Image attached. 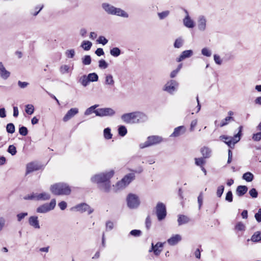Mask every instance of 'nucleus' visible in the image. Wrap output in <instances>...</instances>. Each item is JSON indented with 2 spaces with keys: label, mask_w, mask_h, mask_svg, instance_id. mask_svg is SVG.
<instances>
[{
  "label": "nucleus",
  "mask_w": 261,
  "mask_h": 261,
  "mask_svg": "<svg viewBox=\"0 0 261 261\" xmlns=\"http://www.w3.org/2000/svg\"><path fill=\"white\" fill-rule=\"evenodd\" d=\"M24 199L25 200H34L39 201V193H33L30 195L25 196L24 197Z\"/></svg>",
  "instance_id": "obj_32"
},
{
  "label": "nucleus",
  "mask_w": 261,
  "mask_h": 261,
  "mask_svg": "<svg viewBox=\"0 0 261 261\" xmlns=\"http://www.w3.org/2000/svg\"><path fill=\"white\" fill-rule=\"evenodd\" d=\"M98 67L100 69H105L108 68V64L105 60L101 59L98 62Z\"/></svg>",
  "instance_id": "obj_49"
},
{
  "label": "nucleus",
  "mask_w": 261,
  "mask_h": 261,
  "mask_svg": "<svg viewBox=\"0 0 261 261\" xmlns=\"http://www.w3.org/2000/svg\"><path fill=\"white\" fill-rule=\"evenodd\" d=\"M170 12L168 10H166L160 13H158V15L160 19H163L167 17L169 15Z\"/></svg>",
  "instance_id": "obj_51"
},
{
  "label": "nucleus",
  "mask_w": 261,
  "mask_h": 261,
  "mask_svg": "<svg viewBox=\"0 0 261 261\" xmlns=\"http://www.w3.org/2000/svg\"><path fill=\"white\" fill-rule=\"evenodd\" d=\"M182 64H179L176 69L171 71V72L170 73V76L171 78H174L177 75V74H178V73L179 72L180 70L182 68Z\"/></svg>",
  "instance_id": "obj_41"
},
{
  "label": "nucleus",
  "mask_w": 261,
  "mask_h": 261,
  "mask_svg": "<svg viewBox=\"0 0 261 261\" xmlns=\"http://www.w3.org/2000/svg\"><path fill=\"white\" fill-rule=\"evenodd\" d=\"M195 164L197 166H199L202 167V165L204 164V161L202 158H196L195 159Z\"/></svg>",
  "instance_id": "obj_61"
},
{
  "label": "nucleus",
  "mask_w": 261,
  "mask_h": 261,
  "mask_svg": "<svg viewBox=\"0 0 261 261\" xmlns=\"http://www.w3.org/2000/svg\"><path fill=\"white\" fill-rule=\"evenodd\" d=\"M252 139L254 141H258L261 140V132L253 134Z\"/></svg>",
  "instance_id": "obj_59"
},
{
  "label": "nucleus",
  "mask_w": 261,
  "mask_h": 261,
  "mask_svg": "<svg viewBox=\"0 0 261 261\" xmlns=\"http://www.w3.org/2000/svg\"><path fill=\"white\" fill-rule=\"evenodd\" d=\"M120 118L124 123L128 124L144 122L147 121L148 118L145 114L140 111L124 113Z\"/></svg>",
  "instance_id": "obj_1"
},
{
  "label": "nucleus",
  "mask_w": 261,
  "mask_h": 261,
  "mask_svg": "<svg viewBox=\"0 0 261 261\" xmlns=\"http://www.w3.org/2000/svg\"><path fill=\"white\" fill-rule=\"evenodd\" d=\"M239 128V132L233 137L222 135L220 137V139L225 142L229 147L233 148L235 144L238 142L241 139L243 127L240 126Z\"/></svg>",
  "instance_id": "obj_4"
},
{
  "label": "nucleus",
  "mask_w": 261,
  "mask_h": 261,
  "mask_svg": "<svg viewBox=\"0 0 261 261\" xmlns=\"http://www.w3.org/2000/svg\"><path fill=\"white\" fill-rule=\"evenodd\" d=\"M50 191L53 194L57 195H68L71 193L70 187L64 182L56 183L51 185Z\"/></svg>",
  "instance_id": "obj_2"
},
{
  "label": "nucleus",
  "mask_w": 261,
  "mask_h": 261,
  "mask_svg": "<svg viewBox=\"0 0 261 261\" xmlns=\"http://www.w3.org/2000/svg\"><path fill=\"white\" fill-rule=\"evenodd\" d=\"M56 205V201L55 199H51L50 202L48 203H44L36 209V212L38 213H46L53 210Z\"/></svg>",
  "instance_id": "obj_9"
},
{
  "label": "nucleus",
  "mask_w": 261,
  "mask_h": 261,
  "mask_svg": "<svg viewBox=\"0 0 261 261\" xmlns=\"http://www.w3.org/2000/svg\"><path fill=\"white\" fill-rule=\"evenodd\" d=\"M190 221V219L185 215H179L177 219L178 225L186 224Z\"/></svg>",
  "instance_id": "obj_28"
},
{
  "label": "nucleus",
  "mask_w": 261,
  "mask_h": 261,
  "mask_svg": "<svg viewBox=\"0 0 261 261\" xmlns=\"http://www.w3.org/2000/svg\"><path fill=\"white\" fill-rule=\"evenodd\" d=\"M75 54V52L74 49H67L65 52L66 57L68 58H73Z\"/></svg>",
  "instance_id": "obj_40"
},
{
  "label": "nucleus",
  "mask_w": 261,
  "mask_h": 261,
  "mask_svg": "<svg viewBox=\"0 0 261 261\" xmlns=\"http://www.w3.org/2000/svg\"><path fill=\"white\" fill-rule=\"evenodd\" d=\"M155 210L156 216L159 221H161L165 218L167 212L166 206L163 203H158L155 207Z\"/></svg>",
  "instance_id": "obj_11"
},
{
  "label": "nucleus",
  "mask_w": 261,
  "mask_h": 261,
  "mask_svg": "<svg viewBox=\"0 0 261 261\" xmlns=\"http://www.w3.org/2000/svg\"><path fill=\"white\" fill-rule=\"evenodd\" d=\"M249 193L250 195L251 196V197H252L253 198H256L258 196V193H257L256 190L254 188L251 189L249 191Z\"/></svg>",
  "instance_id": "obj_57"
},
{
  "label": "nucleus",
  "mask_w": 261,
  "mask_h": 261,
  "mask_svg": "<svg viewBox=\"0 0 261 261\" xmlns=\"http://www.w3.org/2000/svg\"><path fill=\"white\" fill-rule=\"evenodd\" d=\"M130 234L134 237H139L141 234V231L140 230L134 229L130 232Z\"/></svg>",
  "instance_id": "obj_60"
},
{
  "label": "nucleus",
  "mask_w": 261,
  "mask_h": 261,
  "mask_svg": "<svg viewBox=\"0 0 261 261\" xmlns=\"http://www.w3.org/2000/svg\"><path fill=\"white\" fill-rule=\"evenodd\" d=\"M98 186L100 190L105 192H109L111 189V182L110 180H109L99 185Z\"/></svg>",
  "instance_id": "obj_23"
},
{
  "label": "nucleus",
  "mask_w": 261,
  "mask_h": 261,
  "mask_svg": "<svg viewBox=\"0 0 261 261\" xmlns=\"http://www.w3.org/2000/svg\"><path fill=\"white\" fill-rule=\"evenodd\" d=\"M120 54L121 51L118 47H114L110 50V54L113 57H118Z\"/></svg>",
  "instance_id": "obj_39"
},
{
  "label": "nucleus",
  "mask_w": 261,
  "mask_h": 261,
  "mask_svg": "<svg viewBox=\"0 0 261 261\" xmlns=\"http://www.w3.org/2000/svg\"><path fill=\"white\" fill-rule=\"evenodd\" d=\"M92 45V43L90 41L85 40L82 42L81 46L85 50H89L90 49Z\"/></svg>",
  "instance_id": "obj_31"
},
{
  "label": "nucleus",
  "mask_w": 261,
  "mask_h": 261,
  "mask_svg": "<svg viewBox=\"0 0 261 261\" xmlns=\"http://www.w3.org/2000/svg\"><path fill=\"white\" fill-rule=\"evenodd\" d=\"M178 83L175 80H171L168 81L163 87V90L170 94H173L177 91Z\"/></svg>",
  "instance_id": "obj_10"
},
{
  "label": "nucleus",
  "mask_w": 261,
  "mask_h": 261,
  "mask_svg": "<svg viewBox=\"0 0 261 261\" xmlns=\"http://www.w3.org/2000/svg\"><path fill=\"white\" fill-rule=\"evenodd\" d=\"M105 84L110 87H113L115 85V81L113 76L111 74H107L105 76Z\"/></svg>",
  "instance_id": "obj_22"
},
{
  "label": "nucleus",
  "mask_w": 261,
  "mask_h": 261,
  "mask_svg": "<svg viewBox=\"0 0 261 261\" xmlns=\"http://www.w3.org/2000/svg\"><path fill=\"white\" fill-rule=\"evenodd\" d=\"M38 169L39 167L37 164L35 163H30L27 166V173H31Z\"/></svg>",
  "instance_id": "obj_27"
},
{
  "label": "nucleus",
  "mask_w": 261,
  "mask_h": 261,
  "mask_svg": "<svg viewBox=\"0 0 261 261\" xmlns=\"http://www.w3.org/2000/svg\"><path fill=\"white\" fill-rule=\"evenodd\" d=\"M50 198V195L47 192H42L39 193V200L45 201L49 200Z\"/></svg>",
  "instance_id": "obj_33"
},
{
  "label": "nucleus",
  "mask_w": 261,
  "mask_h": 261,
  "mask_svg": "<svg viewBox=\"0 0 261 261\" xmlns=\"http://www.w3.org/2000/svg\"><path fill=\"white\" fill-rule=\"evenodd\" d=\"M232 120H233V119L232 117L227 116L225 119L221 120V123L220 124V126L223 127L225 125H226L229 123V122Z\"/></svg>",
  "instance_id": "obj_38"
},
{
  "label": "nucleus",
  "mask_w": 261,
  "mask_h": 261,
  "mask_svg": "<svg viewBox=\"0 0 261 261\" xmlns=\"http://www.w3.org/2000/svg\"><path fill=\"white\" fill-rule=\"evenodd\" d=\"M72 210L81 213L88 212V214H90L93 212V210L91 208L88 204L85 203L75 205L72 208Z\"/></svg>",
  "instance_id": "obj_15"
},
{
  "label": "nucleus",
  "mask_w": 261,
  "mask_h": 261,
  "mask_svg": "<svg viewBox=\"0 0 261 261\" xmlns=\"http://www.w3.org/2000/svg\"><path fill=\"white\" fill-rule=\"evenodd\" d=\"M98 107V105H93L86 110L84 112V115L85 116H89L92 114V113H95L96 116V111H97V109H96Z\"/></svg>",
  "instance_id": "obj_25"
},
{
  "label": "nucleus",
  "mask_w": 261,
  "mask_h": 261,
  "mask_svg": "<svg viewBox=\"0 0 261 261\" xmlns=\"http://www.w3.org/2000/svg\"><path fill=\"white\" fill-rule=\"evenodd\" d=\"M235 230L237 231H244L245 230V225L241 222H238L235 226Z\"/></svg>",
  "instance_id": "obj_45"
},
{
  "label": "nucleus",
  "mask_w": 261,
  "mask_h": 261,
  "mask_svg": "<svg viewBox=\"0 0 261 261\" xmlns=\"http://www.w3.org/2000/svg\"><path fill=\"white\" fill-rule=\"evenodd\" d=\"M251 240L254 242H257L261 241V238L259 236V232H255L251 237Z\"/></svg>",
  "instance_id": "obj_48"
},
{
  "label": "nucleus",
  "mask_w": 261,
  "mask_h": 261,
  "mask_svg": "<svg viewBox=\"0 0 261 261\" xmlns=\"http://www.w3.org/2000/svg\"><path fill=\"white\" fill-rule=\"evenodd\" d=\"M6 130L8 133L13 134L15 132V126L13 123H10L7 125Z\"/></svg>",
  "instance_id": "obj_50"
},
{
  "label": "nucleus",
  "mask_w": 261,
  "mask_h": 261,
  "mask_svg": "<svg viewBox=\"0 0 261 261\" xmlns=\"http://www.w3.org/2000/svg\"><path fill=\"white\" fill-rule=\"evenodd\" d=\"M135 174L133 173L126 175L121 180L114 186L115 190H120L125 188L135 179Z\"/></svg>",
  "instance_id": "obj_6"
},
{
  "label": "nucleus",
  "mask_w": 261,
  "mask_h": 261,
  "mask_svg": "<svg viewBox=\"0 0 261 261\" xmlns=\"http://www.w3.org/2000/svg\"><path fill=\"white\" fill-rule=\"evenodd\" d=\"M10 72L8 71L3 64L0 62V76L4 80H7L10 76Z\"/></svg>",
  "instance_id": "obj_21"
},
{
  "label": "nucleus",
  "mask_w": 261,
  "mask_h": 261,
  "mask_svg": "<svg viewBox=\"0 0 261 261\" xmlns=\"http://www.w3.org/2000/svg\"><path fill=\"white\" fill-rule=\"evenodd\" d=\"M79 112V109L77 108H72L69 110L63 118L64 122H67Z\"/></svg>",
  "instance_id": "obj_16"
},
{
  "label": "nucleus",
  "mask_w": 261,
  "mask_h": 261,
  "mask_svg": "<svg viewBox=\"0 0 261 261\" xmlns=\"http://www.w3.org/2000/svg\"><path fill=\"white\" fill-rule=\"evenodd\" d=\"M243 179L245 180L247 182L252 181L254 178V175L252 173L250 172H247L244 173L242 176Z\"/></svg>",
  "instance_id": "obj_30"
},
{
  "label": "nucleus",
  "mask_w": 261,
  "mask_h": 261,
  "mask_svg": "<svg viewBox=\"0 0 261 261\" xmlns=\"http://www.w3.org/2000/svg\"><path fill=\"white\" fill-rule=\"evenodd\" d=\"M96 116L112 117L116 114V111L111 108H103L97 109Z\"/></svg>",
  "instance_id": "obj_13"
},
{
  "label": "nucleus",
  "mask_w": 261,
  "mask_h": 261,
  "mask_svg": "<svg viewBox=\"0 0 261 261\" xmlns=\"http://www.w3.org/2000/svg\"><path fill=\"white\" fill-rule=\"evenodd\" d=\"M186 132V128L185 126L182 125L178 126L174 128L173 132L170 136V137H177L182 135Z\"/></svg>",
  "instance_id": "obj_19"
},
{
  "label": "nucleus",
  "mask_w": 261,
  "mask_h": 261,
  "mask_svg": "<svg viewBox=\"0 0 261 261\" xmlns=\"http://www.w3.org/2000/svg\"><path fill=\"white\" fill-rule=\"evenodd\" d=\"M19 133L20 135H21L23 136H25L27 135V134L28 133V130L26 127L21 126L19 129Z\"/></svg>",
  "instance_id": "obj_55"
},
{
  "label": "nucleus",
  "mask_w": 261,
  "mask_h": 261,
  "mask_svg": "<svg viewBox=\"0 0 261 261\" xmlns=\"http://www.w3.org/2000/svg\"><path fill=\"white\" fill-rule=\"evenodd\" d=\"M71 70L70 66L68 65H63L60 68V71L62 74L67 73Z\"/></svg>",
  "instance_id": "obj_37"
},
{
  "label": "nucleus",
  "mask_w": 261,
  "mask_h": 261,
  "mask_svg": "<svg viewBox=\"0 0 261 261\" xmlns=\"http://www.w3.org/2000/svg\"><path fill=\"white\" fill-rule=\"evenodd\" d=\"M102 8L109 14L116 15L124 18H127L128 15L124 11L120 8H117L107 3H103L102 5Z\"/></svg>",
  "instance_id": "obj_5"
},
{
  "label": "nucleus",
  "mask_w": 261,
  "mask_h": 261,
  "mask_svg": "<svg viewBox=\"0 0 261 261\" xmlns=\"http://www.w3.org/2000/svg\"><path fill=\"white\" fill-rule=\"evenodd\" d=\"M185 12L186 16L182 20L184 26L188 29L194 28L195 26V22L194 20L189 15V14L187 10H185Z\"/></svg>",
  "instance_id": "obj_14"
},
{
  "label": "nucleus",
  "mask_w": 261,
  "mask_h": 261,
  "mask_svg": "<svg viewBox=\"0 0 261 261\" xmlns=\"http://www.w3.org/2000/svg\"><path fill=\"white\" fill-rule=\"evenodd\" d=\"M106 225V230L108 231L112 230L114 227V223L112 221L107 222Z\"/></svg>",
  "instance_id": "obj_63"
},
{
  "label": "nucleus",
  "mask_w": 261,
  "mask_h": 261,
  "mask_svg": "<svg viewBox=\"0 0 261 261\" xmlns=\"http://www.w3.org/2000/svg\"><path fill=\"white\" fill-rule=\"evenodd\" d=\"M97 42L104 45L108 43V40L104 36H101L99 37L98 39L97 40Z\"/></svg>",
  "instance_id": "obj_53"
},
{
  "label": "nucleus",
  "mask_w": 261,
  "mask_h": 261,
  "mask_svg": "<svg viewBox=\"0 0 261 261\" xmlns=\"http://www.w3.org/2000/svg\"><path fill=\"white\" fill-rule=\"evenodd\" d=\"M82 63L85 65H89L91 63V58L89 55H86L82 59Z\"/></svg>",
  "instance_id": "obj_43"
},
{
  "label": "nucleus",
  "mask_w": 261,
  "mask_h": 261,
  "mask_svg": "<svg viewBox=\"0 0 261 261\" xmlns=\"http://www.w3.org/2000/svg\"><path fill=\"white\" fill-rule=\"evenodd\" d=\"M28 216V213H21L17 215L18 221H21L25 217Z\"/></svg>",
  "instance_id": "obj_62"
},
{
  "label": "nucleus",
  "mask_w": 261,
  "mask_h": 261,
  "mask_svg": "<svg viewBox=\"0 0 261 261\" xmlns=\"http://www.w3.org/2000/svg\"><path fill=\"white\" fill-rule=\"evenodd\" d=\"M103 136L107 140L111 139L112 137V134L111 132V129L107 127L103 130Z\"/></svg>",
  "instance_id": "obj_36"
},
{
  "label": "nucleus",
  "mask_w": 261,
  "mask_h": 261,
  "mask_svg": "<svg viewBox=\"0 0 261 261\" xmlns=\"http://www.w3.org/2000/svg\"><path fill=\"white\" fill-rule=\"evenodd\" d=\"M126 201L128 207L132 209L137 208L140 204L139 197L133 193H130L127 195Z\"/></svg>",
  "instance_id": "obj_8"
},
{
  "label": "nucleus",
  "mask_w": 261,
  "mask_h": 261,
  "mask_svg": "<svg viewBox=\"0 0 261 261\" xmlns=\"http://www.w3.org/2000/svg\"><path fill=\"white\" fill-rule=\"evenodd\" d=\"M161 137L159 136H151L147 138V140L144 143H142L139 145L140 148H144L159 143L162 141Z\"/></svg>",
  "instance_id": "obj_7"
},
{
  "label": "nucleus",
  "mask_w": 261,
  "mask_h": 261,
  "mask_svg": "<svg viewBox=\"0 0 261 261\" xmlns=\"http://www.w3.org/2000/svg\"><path fill=\"white\" fill-rule=\"evenodd\" d=\"M201 152L204 158H207L211 156L212 150L207 147H203L201 149Z\"/></svg>",
  "instance_id": "obj_29"
},
{
  "label": "nucleus",
  "mask_w": 261,
  "mask_h": 261,
  "mask_svg": "<svg viewBox=\"0 0 261 261\" xmlns=\"http://www.w3.org/2000/svg\"><path fill=\"white\" fill-rule=\"evenodd\" d=\"M25 111L28 114L31 115L34 112V107L31 104H28L25 106Z\"/></svg>",
  "instance_id": "obj_44"
},
{
  "label": "nucleus",
  "mask_w": 261,
  "mask_h": 261,
  "mask_svg": "<svg viewBox=\"0 0 261 261\" xmlns=\"http://www.w3.org/2000/svg\"><path fill=\"white\" fill-rule=\"evenodd\" d=\"M193 55V51L191 49L184 50L181 52L180 56L176 58V61L177 62H180L185 59L190 58Z\"/></svg>",
  "instance_id": "obj_18"
},
{
  "label": "nucleus",
  "mask_w": 261,
  "mask_h": 261,
  "mask_svg": "<svg viewBox=\"0 0 261 261\" xmlns=\"http://www.w3.org/2000/svg\"><path fill=\"white\" fill-rule=\"evenodd\" d=\"M207 25V19L206 16L203 15H200L197 19V29L201 32L206 31Z\"/></svg>",
  "instance_id": "obj_12"
},
{
  "label": "nucleus",
  "mask_w": 261,
  "mask_h": 261,
  "mask_svg": "<svg viewBox=\"0 0 261 261\" xmlns=\"http://www.w3.org/2000/svg\"><path fill=\"white\" fill-rule=\"evenodd\" d=\"M201 54L204 56L210 57L212 55V51L209 48L204 47L201 49Z\"/></svg>",
  "instance_id": "obj_46"
},
{
  "label": "nucleus",
  "mask_w": 261,
  "mask_h": 261,
  "mask_svg": "<svg viewBox=\"0 0 261 261\" xmlns=\"http://www.w3.org/2000/svg\"><path fill=\"white\" fill-rule=\"evenodd\" d=\"M79 82L84 86L86 87L89 83V80L87 75H84L80 77L79 79Z\"/></svg>",
  "instance_id": "obj_34"
},
{
  "label": "nucleus",
  "mask_w": 261,
  "mask_h": 261,
  "mask_svg": "<svg viewBox=\"0 0 261 261\" xmlns=\"http://www.w3.org/2000/svg\"><path fill=\"white\" fill-rule=\"evenodd\" d=\"M184 43V40L181 38L176 39L174 43V47L175 48H179L181 47Z\"/></svg>",
  "instance_id": "obj_42"
},
{
  "label": "nucleus",
  "mask_w": 261,
  "mask_h": 261,
  "mask_svg": "<svg viewBox=\"0 0 261 261\" xmlns=\"http://www.w3.org/2000/svg\"><path fill=\"white\" fill-rule=\"evenodd\" d=\"M248 190V188L245 186H239L236 190V194L239 196L244 195Z\"/></svg>",
  "instance_id": "obj_26"
},
{
  "label": "nucleus",
  "mask_w": 261,
  "mask_h": 261,
  "mask_svg": "<svg viewBox=\"0 0 261 261\" xmlns=\"http://www.w3.org/2000/svg\"><path fill=\"white\" fill-rule=\"evenodd\" d=\"M182 240V236L179 234L172 235L167 241L170 246H175Z\"/></svg>",
  "instance_id": "obj_17"
},
{
  "label": "nucleus",
  "mask_w": 261,
  "mask_h": 261,
  "mask_svg": "<svg viewBox=\"0 0 261 261\" xmlns=\"http://www.w3.org/2000/svg\"><path fill=\"white\" fill-rule=\"evenodd\" d=\"M255 218L258 222H261V208H259L258 212L255 214Z\"/></svg>",
  "instance_id": "obj_64"
},
{
  "label": "nucleus",
  "mask_w": 261,
  "mask_h": 261,
  "mask_svg": "<svg viewBox=\"0 0 261 261\" xmlns=\"http://www.w3.org/2000/svg\"><path fill=\"white\" fill-rule=\"evenodd\" d=\"M8 152L12 155H14L16 153V148L14 145H11L8 147Z\"/></svg>",
  "instance_id": "obj_54"
},
{
  "label": "nucleus",
  "mask_w": 261,
  "mask_h": 261,
  "mask_svg": "<svg viewBox=\"0 0 261 261\" xmlns=\"http://www.w3.org/2000/svg\"><path fill=\"white\" fill-rule=\"evenodd\" d=\"M118 133L121 136H124L127 134V129L125 126L121 125L118 128Z\"/></svg>",
  "instance_id": "obj_47"
},
{
  "label": "nucleus",
  "mask_w": 261,
  "mask_h": 261,
  "mask_svg": "<svg viewBox=\"0 0 261 261\" xmlns=\"http://www.w3.org/2000/svg\"><path fill=\"white\" fill-rule=\"evenodd\" d=\"M214 60L216 64L217 65H221L222 63V60L221 59L220 56L217 54H215L214 55Z\"/></svg>",
  "instance_id": "obj_56"
},
{
  "label": "nucleus",
  "mask_w": 261,
  "mask_h": 261,
  "mask_svg": "<svg viewBox=\"0 0 261 261\" xmlns=\"http://www.w3.org/2000/svg\"><path fill=\"white\" fill-rule=\"evenodd\" d=\"M233 197L231 191H228L226 195L225 200L229 202L232 201Z\"/></svg>",
  "instance_id": "obj_58"
},
{
  "label": "nucleus",
  "mask_w": 261,
  "mask_h": 261,
  "mask_svg": "<svg viewBox=\"0 0 261 261\" xmlns=\"http://www.w3.org/2000/svg\"><path fill=\"white\" fill-rule=\"evenodd\" d=\"M87 76L89 82H97L98 80V76L95 72L89 73Z\"/></svg>",
  "instance_id": "obj_35"
},
{
  "label": "nucleus",
  "mask_w": 261,
  "mask_h": 261,
  "mask_svg": "<svg viewBox=\"0 0 261 261\" xmlns=\"http://www.w3.org/2000/svg\"><path fill=\"white\" fill-rule=\"evenodd\" d=\"M29 223L30 225L35 229H40V225L37 216H31L29 219Z\"/></svg>",
  "instance_id": "obj_20"
},
{
  "label": "nucleus",
  "mask_w": 261,
  "mask_h": 261,
  "mask_svg": "<svg viewBox=\"0 0 261 261\" xmlns=\"http://www.w3.org/2000/svg\"><path fill=\"white\" fill-rule=\"evenodd\" d=\"M114 171L110 170L104 172L96 174L91 178L92 182L96 183L98 186L107 181L110 180L114 175Z\"/></svg>",
  "instance_id": "obj_3"
},
{
  "label": "nucleus",
  "mask_w": 261,
  "mask_h": 261,
  "mask_svg": "<svg viewBox=\"0 0 261 261\" xmlns=\"http://www.w3.org/2000/svg\"><path fill=\"white\" fill-rule=\"evenodd\" d=\"M224 187L222 185H221L217 188V192H216L217 197H221V196L224 192Z\"/></svg>",
  "instance_id": "obj_52"
},
{
  "label": "nucleus",
  "mask_w": 261,
  "mask_h": 261,
  "mask_svg": "<svg viewBox=\"0 0 261 261\" xmlns=\"http://www.w3.org/2000/svg\"><path fill=\"white\" fill-rule=\"evenodd\" d=\"M163 246V244L162 243H158L155 245L152 243V249H153V252L155 255H158L162 251V248Z\"/></svg>",
  "instance_id": "obj_24"
}]
</instances>
